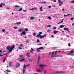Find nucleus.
Segmentation results:
<instances>
[{
  "instance_id": "nucleus-1",
  "label": "nucleus",
  "mask_w": 74,
  "mask_h": 74,
  "mask_svg": "<svg viewBox=\"0 0 74 74\" xmlns=\"http://www.w3.org/2000/svg\"><path fill=\"white\" fill-rule=\"evenodd\" d=\"M6 48L9 50V53H11V52L12 51V50H14V49L15 48V45H13L12 47H11L10 46H8L6 47Z\"/></svg>"
},
{
  "instance_id": "nucleus-2",
  "label": "nucleus",
  "mask_w": 74,
  "mask_h": 74,
  "mask_svg": "<svg viewBox=\"0 0 74 74\" xmlns=\"http://www.w3.org/2000/svg\"><path fill=\"white\" fill-rule=\"evenodd\" d=\"M47 36V34H45L43 35H41V34H38L37 35V37H40V38L42 39V38H44Z\"/></svg>"
},
{
  "instance_id": "nucleus-3",
  "label": "nucleus",
  "mask_w": 74,
  "mask_h": 74,
  "mask_svg": "<svg viewBox=\"0 0 74 74\" xmlns=\"http://www.w3.org/2000/svg\"><path fill=\"white\" fill-rule=\"evenodd\" d=\"M38 66L40 67V68L42 70H43L44 69V67H47V65L43 64H40L38 65Z\"/></svg>"
},
{
  "instance_id": "nucleus-4",
  "label": "nucleus",
  "mask_w": 74,
  "mask_h": 74,
  "mask_svg": "<svg viewBox=\"0 0 74 74\" xmlns=\"http://www.w3.org/2000/svg\"><path fill=\"white\" fill-rule=\"evenodd\" d=\"M65 72L64 71H56L54 72V73H59V74H61L62 73H64Z\"/></svg>"
},
{
  "instance_id": "nucleus-5",
  "label": "nucleus",
  "mask_w": 74,
  "mask_h": 74,
  "mask_svg": "<svg viewBox=\"0 0 74 74\" xmlns=\"http://www.w3.org/2000/svg\"><path fill=\"white\" fill-rule=\"evenodd\" d=\"M63 3V1H59L58 5L60 6H62V5Z\"/></svg>"
},
{
  "instance_id": "nucleus-6",
  "label": "nucleus",
  "mask_w": 74,
  "mask_h": 74,
  "mask_svg": "<svg viewBox=\"0 0 74 74\" xmlns=\"http://www.w3.org/2000/svg\"><path fill=\"white\" fill-rule=\"evenodd\" d=\"M24 45L23 44H21V45H19V47L18 48L19 49H22V47H23Z\"/></svg>"
},
{
  "instance_id": "nucleus-7",
  "label": "nucleus",
  "mask_w": 74,
  "mask_h": 74,
  "mask_svg": "<svg viewBox=\"0 0 74 74\" xmlns=\"http://www.w3.org/2000/svg\"><path fill=\"white\" fill-rule=\"evenodd\" d=\"M26 56H27L28 58H30L31 57V55H30V53L29 52H28L26 54Z\"/></svg>"
},
{
  "instance_id": "nucleus-8",
  "label": "nucleus",
  "mask_w": 74,
  "mask_h": 74,
  "mask_svg": "<svg viewBox=\"0 0 74 74\" xmlns=\"http://www.w3.org/2000/svg\"><path fill=\"white\" fill-rule=\"evenodd\" d=\"M20 65H21V64L17 62L16 64V68L18 67H19V66H20Z\"/></svg>"
},
{
  "instance_id": "nucleus-9",
  "label": "nucleus",
  "mask_w": 74,
  "mask_h": 74,
  "mask_svg": "<svg viewBox=\"0 0 74 74\" xmlns=\"http://www.w3.org/2000/svg\"><path fill=\"white\" fill-rule=\"evenodd\" d=\"M22 35H26V32L25 31H23L21 32V36H22Z\"/></svg>"
},
{
  "instance_id": "nucleus-10",
  "label": "nucleus",
  "mask_w": 74,
  "mask_h": 74,
  "mask_svg": "<svg viewBox=\"0 0 74 74\" xmlns=\"http://www.w3.org/2000/svg\"><path fill=\"white\" fill-rule=\"evenodd\" d=\"M30 66V64H28L27 65H25V64H24V67H23V69H25V68H26V67H28V66Z\"/></svg>"
},
{
  "instance_id": "nucleus-11",
  "label": "nucleus",
  "mask_w": 74,
  "mask_h": 74,
  "mask_svg": "<svg viewBox=\"0 0 74 74\" xmlns=\"http://www.w3.org/2000/svg\"><path fill=\"white\" fill-rule=\"evenodd\" d=\"M26 69L23 68V74H25L26 72Z\"/></svg>"
},
{
  "instance_id": "nucleus-12",
  "label": "nucleus",
  "mask_w": 74,
  "mask_h": 74,
  "mask_svg": "<svg viewBox=\"0 0 74 74\" xmlns=\"http://www.w3.org/2000/svg\"><path fill=\"white\" fill-rule=\"evenodd\" d=\"M55 57H63V55H56V56H55Z\"/></svg>"
},
{
  "instance_id": "nucleus-13",
  "label": "nucleus",
  "mask_w": 74,
  "mask_h": 74,
  "mask_svg": "<svg viewBox=\"0 0 74 74\" xmlns=\"http://www.w3.org/2000/svg\"><path fill=\"white\" fill-rule=\"evenodd\" d=\"M64 26H65V25H61L59 27L60 28H63Z\"/></svg>"
},
{
  "instance_id": "nucleus-14",
  "label": "nucleus",
  "mask_w": 74,
  "mask_h": 74,
  "mask_svg": "<svg viewBox=\"0 0 74 74\" xmlns=\"http://www.w3.org/2000/svg\"><path fill=\"white\" fill-rule=\"evenodd\" d=\"M25 59V58H23L21 60H19V62H23Z\"/></svg>"
},
{
  "instance_id": "nucleus-15",
  "label": "nucleus",
  "mask_w": 74,
  "mask_h": 74,
  "mask_svg": "<svg viewBox=\"0 0 74 74\" xmlns=\"http://www.w3.org/2000/svg\"><path fill=\"white\" fill-rule=\"evenodd\" d=\"M9 66H10V67H11L12 66V62H10L9 64Z\"/></svg>"
},
{
  "instance_id": "nucleus-16",
  "label": "nucleus",
  "mask_w": 74,
  "mask_h": 74,
  "mask_svg": "<svg viewBox=\"0 0 74 74\" xmlns=\"http://www.w3.org/2000/svg\"><path fill=\"white\" fill-rule=\"evenodd\" d=\"M67 55H70L71 56H72V55H73V54H72V53H71V52H70V53H67Z\"/></svg>"
},
{
  "instance_id": "nucleus-17",
  "label": "nucleus",
  "mask_w": 74,
  "mask_h": 74,
  "mask_svg": "<svg viewBox=\"0 0 74 74\" xmlns=\"http://www.w3.org/2000/svg\"><path fill=\"white\" fill-rule=\"evenodd\" d=\"M36 71H37L38 72H41L42 71L40 69H38L36 70Z\"/></svg>"
},
{
  "instance_id": "nucleus-18",
  "label": "nucleus",
  "mask_w": 74,
  "mask_h": 74,
  "mask_svg": "<svg viewBox=\"0 0 74 74\" xmlns=\"http://www.w3.org/2000/svg\"><path fill=\"white\" fill-rule=\"evenodd\" d=\"M53 32L54 34H56V33H57L58 32H59V31H54Z\"/></svg>"
},
{
  "instance_id": "nucleus-19",
  "label": "nucleus",
  "mask_w": 74,
  "mask_h": 74,
  "mask_svg": "<svg viewBox=\"0 0 74 74\" xmlns=\"http://www.w3.org/2000/svg\"><path fill=\"white\" fill-rule=\"evenodd\" d=\"M42 7H40V11H41V12L43 11V10H42Z\"/></svg>"
},
{
  "instance_id": "nucleus-20",
  "label": "nucleus",
  "mask_w": 74,
  "mask_h": 74,
  "mask_svg": "<svg viewBox=\"0 0 74 74\" xmlns=\"http://www.w3.org/2000/svg\"><path fill=\"white\" fill-rule=\"evenodd\" d=\"M21 22H17L15 23V25H19L21 24Z\"/></svg>"
},
{
  "instance_id": "nucleus-21",
  "label": "nucleus",
  "mask_w": 74,
  "mask_h": 74,
  "mask_svg": "<svg viewBox=\"0 0 74 74\" xmlns=\"http://www.w3.org/2000/svg\"><path fill=\"white\" fill-rule=\"evenodd\" d=\"M47 19H49V20H51L52 19V18L51 17H48L47 18Z\"/></svg>"
},
{
  "instance_id": "nucleus-22",
  "label": "nucleus",
  "mask_w": 74,
  "mask_h": 74,
  "mask_svg": "<svg viewBox=\"0 0 74 74\" xmlns=\"http://www.w3.org/2000/svg\"><path fill=\"white\" fill-rule=\"evenodd\" d=\"M54 53H55V51H53L52 54V57H55V56L54 57L53 55L54 54Z\"/></svg>"
},
{
  "instance_id": "nucleus-23",
  "label": "nucleus",
  "mask_w": 74,
  "mask_h": 74,
  "mask_svg": "<svg viewBox=\"0 0 74 74\" xmlns=\"http://www.w3.org/2000/svg\"><path fill=\"white\" fill-rule=\"evenodd\" d=\"M30 19L32 20L33 19H34V17L33 16H31L30 18Z\"/></svg>"
},
{
  "instance_id": "nucleus-24",
  "label": "nucleus",
  "mask_w": 74,
  "mask_h": 74,
  "mask_svg": "<svg viewBox=\"0 0 74 74\" xmlns=\"http://www.w3.org/2000/svg\"><path fill=\"white\" fill-rule=\"evenodd\" d=\"M51 25H48L47 27H51Z\"/></svg>"
},
{
  "instance_id": "nucleus-25",
  "label": "nucleus",
  "mask_w": 74,
  "mask_h": 74,
  "mask_svg": "<svg viewBox=\"0 0 74 74\" xmlns=\"http://www.w3.org/2000/svg\"><path fill=\"white\" fill-rule=\"evenodd\" d=\"M63 20H64L63 19H62V21H61V22H60L59 23H58V24H60V23H63Z\"/></svg>"
},
{
  "instance_id": "nucleus-26",
  "label": "nucleus",
  "mask_w": 74,
  "mask_h": 74,
  "mask_svg": "<svg viewBox=\"0 0 74 74\" xmlns=\"http://www.w3.org/2000/svg\"><path fill=\"white\" fill-rule=\"evenodd\" d=\"M22 10V8H20L19 9L18 11H21Z\"/></svg>"
},
{
  "instance_id": "nucleus-27",
  "label": "nucleus",
  "mask_w": 74,
  "mask_h": 74,
  "mask_svg": "<svg viewBox=\"0 0 74 74\" xmlns=\"http://www.w3.org/2000/svg\"><path fill=\"white\" fill-rule=\"evenodd\" d=\"M7 59V58H4V60H3V62H5V60H6Z\"/></svg>"
},
{
  "instance_id": "nucleus-28",
  "label": "nucleus",
  "mask_w": 74,
  "mask_h": 74,
  "mask_svg": "<svg viewBox=\"0 0 74 74\" xmlns=\"http://www.w3.org/2000/svg\"><path fill=\"white\" fill-rule=\"evenodd\" d=\"M22 30L21 29H20L18 30V32H22Z\"/></svg>"
},
{
  "instance_id": "nucleus-29",
  "label": "nucleus",
  "mask_w": 74,
  "mask_h": 74,
  "mask_svg": "<svg viewBox=\"0 0 74 74\" xmlns=\"http://www.w3.org/2000/svg\"><path fill=\"white\" fill-rule=\"evenodd\" d=\"M25 31H26L27 32V31H29V29H28V28H25Z\"/></svg>"
},
{
  "instance_id": "nucleus-30",
  "label": "nucleus",
  "mask_w": 74,
  "mask_h": 74,
  "mask_svg": "<svg viewBox=\"0 0 74 74\" xmlns=\"http://www.w3.org/2000/svg\"><path fill=\"white\" fill-rule=\"evenodd\" d=\"M51 29H48L47 31V32H51Z\"/></svg>"
},
{
  "instance_id": "nucleus-31",
  "label": "nucleus",
  "mask_w": 74,
  "mask_h": 74,
  "mask_svg": "<svg viewBox=\"0 0 74 74\" xmlns=\"http://www.w3.org/2000/svg\"><path fill=\"white\" fill-rule=\"evenodd\" d=\"M6 71L7 72H9V73H11V71L9 70H6Z\"/></svg>"
},
{
  "instance_id": "nucleus-32",
  "label": "nucleus",
  "mask_w": 74,
  "mask_h": 74,
  "mask_svg": "<svg viewBox=\"0 0 74 74\" xmlns=\"http://www.w3.org/2000/svg\"><path fill=\"white\" fill-rule=\"evenodd\" d=\"M0 7H3V3H1L0 5Z\"/></svg>"
},
{
  "instance_id": "nucleus-33",
  "label": "nucleus",
  "mask_w": 74,
  "mask_h": 74,
  "mask_svg": "<svg viewBox=\"0 0 74 74\" xmlns=\"http://www.w3.org/2000/svg\"><path fill=\"white\" fill-rule=\"evenodd\" d=\"M14 29H18V27H14Z\"/></svg>"
},
{
  "instance_id": "nucleus-34",
  "label": "nucleus",
  "mask_w": 74,
  "mask_h": 74,
  "mask_svg": "<svg viewBox=\"0 0 74 74\" xmlns=\"http://www.w3.org/2000/svg\"><path fill=\"white\" fill-rule=\"evenodd\" d=\"M36 52H41V51L40 50H38L36 51Z\"/></svg>"
},
{
  "instance_id": "nucleus-35",
  "label": "nucleus",
  "mask_w": 74,
  "mask_h": 74,
  "mask_svg": "<svg viewBox=\"0 0 74 74\" xmlns=\"http://www.w3.org/2000/svg\"><path fill=\"white\" fill-rule=\"evenodd\" d=\"M40 56H38V60H40Z\"/></svg>"
},
{
  "instance_id": "nucleus-36",
  "label": "nucleus",
  "mask_w": 74,
  "mask_h": 74,
  "mask_svg": "<svg viewBox=\"0 0 74 74\" xmlns=\"http://www.w3.org/2000/svg\"><path fill=\"white\" fill-rule=\"evenodd\" d=\"M74 52V50H71V53H73Z\"/></svg>"
},
{
  "instance_id": "nucleus-37",
  "label": "nucleus",
  "mask_w": 74,
  "mask_h": 74,
  "mask_svg": "<svg viewBox=\"0 0 74 74\" xmlns=\"http://www.w3.org/2000/svg\"><path fill=\"white\" fill-rule=\"evenodd\" d=\"M34 10H37L38 9V8H36V7H35L34 8Z\"/></svg>"
},
{
  "instance_id": "nucleus-38",
  "label": "nucleus",
  "mask_w": 74,
  "mask_h": 74,
  "mask_svg": "<svg viewBox=\"0 0 74 74\" xmlns=\"http://www.w3.org/2000/svg\"><path fill=\"white\" fill-rule=\"evenodd\" d=\"M40 49H44V47H40Z\"/></svg>"
},
{
  "instance_id": "nucleus-39",
  "label": "nucleus",
  "mask_w": 74,
  "mask_h": 74,
  "mask_svg": "<svg viewBox=\"0 0 74 74\" xmlns=\"http://www.w3.org/2000/svg\"><path fill=\"white\" fill-rule=\"evenodd\" d=\"M42 45V44L41 43H40L39 44H38L37 45Z\"/></svg>"
},
{
  "instance_id": "nucleus-40",
  "label": "nucleus",
  "mask_w": 74,
  "mask_h": 74,
  "mask_svg": "<svg viewBox=\"0 0 74 74\" xmlns=\"http://www.w3.org/2000/svg\"><path fill=\"white\" fill-rule=\"evenodd\" d=\"M37 42H40V40H39V39H38L36 41Z\"/></svg>"
},
{
  "instance_id": "nucleus-41",
  "label": "nucleus",
  "mask_w": 74,
  "mask_h": 74,
  "mask_svg": "<svg viewBox=\"0 0 74 74\" xmlns=\"http://www.w3.org/2000/svg\"><path fill=\"white\" fill-rule=\"evenodd\" d=\"M57 52H58V51H56V52L55 53V55L54 56V57H55V56H56V53H57Z\"/></svg>"
},
{
  "instance_id": "nucleus-42",
  "label": "nucleus",
  "mask_w": 74,
  "mask_h": 74,
  "mask_svg": "<svg viewBox=\"0 0 74 74\" xmlns=\"http://www.w3.org/2000/svg\"><path fill=\"white\" fill-rule=\"evenodd\" d=\"M68 46H69V47H71V45H70V43H69L68 44Z\"/></svg>"
},
{
  "instance_id": "nucleus-43",
  "label": "nucleus",
  "mask_w": 74,
  "mask_h": 74,
  "mask_svg": "<svg viewBox=\"0 0 74 74\" xmlns=\"http://www.w3.org/2000/svg\"><path fill=\"white\" fill-rule=\"evenodd\" d=\"M39 34H42V33L41 32H39Z\"/></svg>"
},
{
  "instance_id": "nucleus-44",
  "label": "nucleus",
  "mask_w": 74,
  "mask_h": 74,
  "mask_svg": "<svg viewBox=\"0 0 74 74\" xmlns=\"http://www.w3.org/2000/svg\"><path fill=\"white\" fill-rule=\"evenodd\" d=\"M15 7H18V8H19V6H18V5H15Z\"/></svg>"
},
{
  "instance_id": "nucleus-45",
  "label": "nucleus",
  "mask_w": 74,
  "mask_h": 74,
  "mask_svg": "<svg viewBox=\"0 0 74 74\" xmlns=\"http://www.w3.org/2000/svg\"><path fill=\"white\" fill-rule=\"evenodd\" d=\"M73 19H74V18H71V21H73Z\"/></svg>"
},
{
  "instance_id": "nucleus-46",
  "label": "nucleus",
  "mask_w": 74,
  "mask_h": 74,
  "mask_svg": "<svg viewBox=\"0 0 74 74\" xmlns=\"http://www.w3.org/2000/svg\"><path fill=\"white\" fill-rule=\"evenodd\" d=\"M67 28H64V29L65 30H66L67 29Z\"/></svg>"
},
{
  "instance_id": "nucleus-47",
  "label": "nucleus",
  "mask_w": 74,
  "mask_h": 74,
  "mask_svg": "<svg viewBox=\"0 0 74 74\" xmlns=\"http://www.w3.org/2000/svg\"><path fill=\"white\" fill-rule=\"evenodd\" d=\"M42 3L43 4H45V3H46V2H42Z\"/></svg>"
},
{
  "instance_id": "nucleus-48",
  "label": "nucleus",
  "mask_w": 74,
  "mask_h": 74,
  "mask_svg": "<svg viewBox=\"0 0 74 74\" xmlns=\"http://www.w3.org/2000/svg\"><path fill=\"white\" fill-rule=\"evenodd\" d=\"M54 17H55V16L56 15H58L57 14H56L54 15Z\"/></svg>"
},
{
  "instance_id": "nucleus-49",
  "label": "nucleus",
  "mask_w": 74,
  "mask_h": 74,
  "mask_svg": "<svg viewBox=\"0 0 74 74\" xmlns=\"http://www.w3.org/2000/svg\"><path fill=\"white\" fill-rule=\"evenodd\" d=\"M36 33H34L33 34V36H35L36 35Z\"/></svg>"
},
{
  "instance_id": "nucleus-50",
  "label": "nucleus",
  "mask_w": 74,
  "mask_h": 74,
  "mask_svg": "<svg viewBox=\"0 0 74 74\" xmlns=\"http://www.w3.org/2000/svg\"><path fill=\"white\" fill-rule=\"evenodd\" d=\"M37 50H40V48L39 47V48H38L37 49Z\"/></svg>"
},
{
  "instance_id": "nucleus-51",
  "label": "nucleus",
  "mask_w": 74,
  "mask_h": 74,
  "mask_svg": "<svg viewBox=\"0 0 74 74\" xmlns=\"http://www.w3.org/2000/svg\"><path fill=\"white\" fill-rule=\"evenodd\" d=\"M29 62H32V59H29Z\"/></svg>"
},
{
  "instance_id": "nucleus-52",
  "label": "nucleus",
  "mask_w": 74,
  "mask_h": 74,
  "mask_svg": "<svg viewBox=\"0 0 74 74\" xmlns=\"http://www.w3.org/2000/svg\"><path fill=\"white\" fill-rule=\"evenodd\" d=\"M23 12H26V11H27V10H23Z\"/></svg>"
},
{
  "instance_id": "nucleus-53",
  "label": "nucleus",
  "mask_w": 74,
  "mask_h": 74,
  "mask_svg": "<svg viewBox=\"0 0 74 74\" xmlns=\"http://www.w3.org/2000/svg\"><path fill=\"white\" fill-rule=\"evenodd\" d=\"M31 50H32V51H34V50L33 49V48H31Z\"/></svg>"
},
{
  "instance_id": "nucleus-54",
  "label": "nucleus",
  "mask_w": 74,
  "mask_h": 74,
  "mask_svg": "<svg viewBox=\"0 0 74 74\" xmlns=\"http://www.w3.org/2000/svg\"><path fill=\"white\" fill-rule=\"evenodd\" d=\"M2 32H5V29H3L2 30Z\"/></svg>"
},
{
  "instance_id": "nucleus-55",
  "label": "nucleus",
  "mask_w": 74,
  "mask_h": 74,
  "mask_svg": "<svg viewBox=\"0 0 74 74\" xmlns=\"http://www.w3.org/2000/svg\"><path fill=\"white\" fill-rule=\"evenodd\" d=\"M8 53H5V54H4L3 55V56H4V55H7V54H8Z\"/></svg>"
},
{
  "instance_id": "nucleus-56",
  "label": "nucleus",
  "mask_w": 74,
  "mask_h": 74,
  "mask_svg": "<svg viewBox=\"0 0 74 74\" xmlns=\"http://www.w3.org/2000/svg\"><path fill=\"white\" fill-rule=\"evenodd\" d=\"M26 41L27 42H29V40H26Z\"/></svg>"
},
{
  "instance_id": "nucleus-57",
  "label": "nucleus",
  "mask_w": 74,
  "mask_h": 74,
  "mask_svg": "<svg viewBox=\"0 0 74 74\" xmlns=\"http://www.w3.org/2000/svg\"><path fill=\"white\" fill-rule=\"evenodd\" d=\"M23 55H20V57H21V58H22V57H23Z\"/></svg>"
},
{
  "instance_id": "nucleus-58",
  "label": "nucleus",
  "mask_w": 74,
  "mask_h": 74,
  "mask_svg": "<svg viewBox=\"0 0 74 74\" xmlns=\"http://www.w3.org/2000/svg\"><path fill=\"white\" fill-rule=\"evenodd\" d=\"M53 29H56V27H53Z\"/></svg>"
},
{
  "instance_id": "nucleus-59",
  "label": "nucleus",
  "mask_w": 74,
  "mask_h": 74,
  "mask_svg": "<svg viewBox=\"0 0 74 74\" xmlns=\"http://www.w3.org/2000/svg\"><path fill=\"white\" fill-rule=\"evenodd\" d=\"M51 37H54V36H53V35H51Z\"/></svg>"
},
{
  "instance_id": "nucleus-60",
  "label": "nucleus",
  "mask_w": 74,
  "mask_h": 74,
  "mask_svg": "<svg viewBox=\"0 0 74 74\" xmlns=\"http://www.w3.org/2000/svg\"><path fill=\"white\" fill-rule=\"evenodd\" d=\"M48 7H49V8H51V6H49Z\"/></svg>"
},
{
  "instance_id": "nucleus-61",
  "label": "nucleus",
  "mask_w": 74,
  "mask_h": 74,
  "mask_svg": "<svg viewBox=\"0 0 74 74\" xmlns=\"http://www.w3.org/2000/svg\"><path fill=\"white\" fill-rule=\"evenodd\" d=\"M53 1H54V2H56V0H53Z\"/></svg>"
},
{
  "instance_id": "nucleus-62",
  "label": "nucleus",
  "mask_w": 74,
  "mask_h": 74,
  "mask_svg": "<svg viewBox=\"0 0 74 74\" xmlns=\"http://www.w3.org/2000/svg\"><path fill=\"white\" fill-rule=\"evenodd\" d=\"M46 71H45L44 74H46Z\"/></svg>"
},
{
  "instance_id": "nucleus-63",
  "label": "nucleus",
  "mask_w": 74,
  "mask_h": 74,
  "mask_svg": "<svg viewBox=\"0 0 74 74\" xmlns=\"http://www.w3.org/2000/svg\"><path fill=\"white\" fill-rule=\"evenodd\" d=\"M69 30H70V29H66V30L67 31H69Z\"/></svg>"
},
{
  "instance_id": "nucleus-64",
  "label": "nucleus",
  "mask_w": 74,
  "mask_h": 74,
  "mask_svg": "<svg viewBox=\"0 0 74 74\" xmlns=\"http://www.w3.org/2000/svg\"><path fill=\"white\" fill-rule=\"evenodd\" d=\"M34 74H38V73H34Z\"/></svg>"
}]
</instances>
